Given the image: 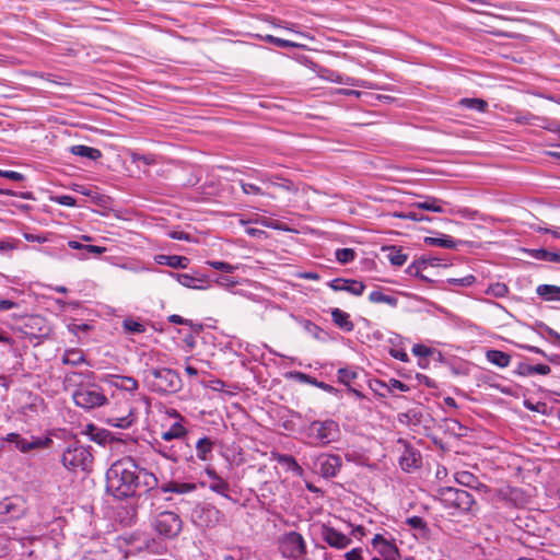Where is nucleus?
<instances>
[{
    "mask_svg": "<svg viewBox=\"0 0 560 560\" xmlns=\"http://www.w3.org/2000/svg\"><path fill=\"white\" fill-rule=\"evenodd\" d=\"M156 452L174 463L190 462L194 458L191 446L183 439L174 440L171 445L158 443Z\"/></svg>",
    "mask_w": 560,
    "mask_h": 560,
    "instance_id": "8",
    "label": "nucleus"
},
{
    "mask_svg": "<svg viewBox=\"0 0 560 560\" xmlns=\"http://www.w3.org/2000/svg\"><path fill=\"white\" fill-rule=\"evenodd\" d=\"M363 550L362 548H352L351 550L343 553V556L339 557L340 560H364L363 559ZM372 560H381L380 558L374 557Z\"/></svg>",
    "mask_w": 560,
    "mask_h": 560,
    "instance_id": "54",
    "label": "nucleus"
},
{
    "mask_svg": "<svg viewBox=\"0 0 560 560\" xmlns=\"http://www.w3.org/2000/svg\"><path fill=\"white\" fill-rule=\"evenodd\" d=\"M454 479L458 485L471 489V487L476 486L475 483H476L477 477L469 471L463 470V471H457L454 475Z\"/></svg>",
    "mask_w": 560,
    "mask_h": 560,
    "instance_id": "43",
    "label": "nucleus"
},
{
    "mask_svg": "<svg viewBox=\"0 0 560 560\" xmlns=\"http://www.w3.org/2000/svg\"><path fill=\"white\" fill-rule=\"evenodd\" d=\"M387 258L393 266L401 267L407 261L408 256L405 253H402L401 249H396L395 247H392L389 248Z\"/></svg>",
    "mask_w": 560,
    "mask_h": 560,
    "instance_id": "44",
    "label": "nucleus"
},
{
    "mask_svg": "<svg viewBox=\"0 0 560 560\" xmlns=\"http://www.w3.org/2000/svg\"><path fill=\"white\" fill-rule=\"evenodd\" d=\"M152 529L163 539H173L183 529L180 516L173 511H162L151 517Z\"/></svg>",
    "mask_w": 560,
    "mask_h": 560,
    "instance_id": "5",
    "label": "nucleus"
},
{
    "mask_svg": "<svg viewBox=\"0 0 560 560\" xmlns=\"http://www.w3.org/2000/svg\"><path fill=\"white\" fill-rule=\"evenodd\" d=\"M486 358L490 363L499 368H506L511 362V355L500 350H488Z\"/></svg>",
    "mask_w": 560,
    "mask_h": 560,
    "instance_id": "33",
    "label": "nucleus"
},
{
    "mask_svg": "<svg viewBox=\"0 0 560 560\" xmlns=\"http://www.w3.org/2000/svg\"><path fill=\"white\" fill-rule=\"evenodd\" d=\"M355 258V252L352 248H338L336 250V259L340 264H349Z\"/></svg>",
    "mask_w": 560,
    "mask_h": 560,
    "instance_id": "50",
    "label": "nucleus"
},
{
    "mask_svg": "<svg viewBox=\"0 0 560 560\" xmlns=\"http://www.w3.org/2000/svg\"><path fill=\"white\" fill-rule=\"evenodd\" d=\"M537 294L546 301H560V287L540 284L536 290Z\"/></svg>",
    "mask_w": 560,
    "mask_h": 560,
    "instance_id": "34",
    "label": "nucleus"
},
{
    "mask_svg": "<svg viewBox=\"0 0 560 560\" xmlns=\"http://www.w3.org/2000/svg\"><path fill=\"white\" fill-rule=\"evenodd\" d=\"M406 524L409 525L413 529L425 530L427 523L420 516H411L406 520Z\"/></svg>",
    "mask_w": 560,
    "mask_h": 560,
    "instance_id": "56",
    "label": "nucleus"
},
{
    "mask_svg": "<svg viewBox=\"0 0 560 560\" xmlns=\"http://www.w3.org/2000/svg\"><path fill=\"white\" fill-rule=\"evenodd\" d=\"M168 275L171 277L175 278L183 287H186L189 289H198V290H202L206 288L202 284H198V283L203 282L202 279H197L188 273H178V272L170 271Z\"/></svg>",
    "mask_w": 560,
    "mask_h": 560,
    "instance_id": "28",
    "label": "nucleus"
},
{
    "mask_svg": "<svg viewBox=\"0 0 560 560\" xmlns=\"http://www.w3.org/2000/svg\"><path fill=\"white\" fill-rule=\"evenodd\" d=\"M207 264L217 270H221L228 273L234 272L237 268L236 266H233L225 261H208Z\"/></svg>",
    "mask_w": 560,
    "mask_h": 560,
    "instance_id": "57",
    "label": "nucleus"
},
{
    "mask_svg": "<svg viewBox=\"0 0 560 560\" xmlns=\"http://www.w3.org/2000/svg\"><path fill=\"white\" fill-rule=\"evenodd\" d=\"M304 330L313 336L315 339L319 341H325L327 339V332L322 329L319 326H317L315 323L305 319L302 323Z\"/></svg>",
    "mask_w": 560,
    "mask_h": 560,
    "instance_id": "40",
    "label": "nucleus"
},
{
    "mask_svg": "<svg viewBox=\"0 0 560 560\" xmlns=\"http://www.w3.org/2000/svg\"><path fill=\"white\" fill-rule=\"evenodd\" d=\"M168 322L172 323V324H176V325H189V326H192V322L190 319H186L179 315H171L168 317Z\"/></svg>",
    "mask_w": 560,
    "mask_h": 560,
    "instance_id": "64",
    "label": "nucleus"
},
{
    "mask_svg": "<svg viewBox=\"0 0 560 560\" xmlns=\"http://www.w3.org/2000/svg\"><path fill=\"white\" fill-rule=\"evenodd\" d=\"M411 351L415 355L422 358H427L432 354V349L421 343L415 345Z\"/></svg>",
    "mask_w": 560,
    "mask_h": 560,
    "instance_id": "59",
    "label": "nucleus"
},
{
    "mask_svg": "<svg viewBox=\"0 0 560 560\" xmlns=\"http://www.w3.org/2000/svg\"><path fill=\"white\" fill-rule=\"evenodd\" d=\"M525 252L537 260L550 261V262H559L560 264V253L549 252L545 248H533L525 249Z\"/></svg>",
    "mask_w": 560,
    "mask_h": 560,
    "instance_id": "30",
    "label": "nucleus"
},
{
    "mask_svg": "<svg viewBox=\"0 0 560 560\" xmlns=\"http://www.w3.org/2000/svg\"><path fill=\"white\" fill-rule=\"evenodd\" d=\"M91 329V326L86 323H70L68 325V330L77 336L78 338L81 337V334H85Z\"/></svg>",
    "mask_w": 560,
    "mask_h": 560,
    "instance_id": "52",
    "label": "nucleus"
},
{
    "mask_svg": "<svg viewBox=\"0 0 560 560\" xmlns=\"http://www.w3.org/2000/svg\"><path fill=\"white\" fill-rule=\"evenodd\" d=\"M220 511L209 503L197 504L192 510L191 520L199 527H209L219 520Z\"/></svg>",
    "mask_w": 560,
    "mask_h": 560,
    "instance_id": "10",
    "label": "nucleus"
},
{
    "mask_svg": "<svg viewBox=\"0 0 560 560\" xmlns=\"http://www.w3.org/2000/svg\"><path fill=\"white\" fill-rule=\"evenodd\" d=\"M310 384L315 386V387H318V388H320L324 392L329 393V394H336L338 392L337 388H335L334 386H331V385H329L327 383L317 381L314 377H312V380L310 381Z\"/></svg>",
    "mask_w": 560,
    "mask_h": 560,
    "instance_id": "60",
    "label": "nucleus"
},
{
    "mask_svg": "<svg viewBox=\"0 0 560 560\" xmlns=\"http://www.w3.org/2000/svg\"><path fill=\"white\" fill-rule=\"evenodd\" d=\"M322 539L331 548L343 550L351 544V538L336 528L323 525L320 528Z\"/></svg>",
    "mask_w": 560,
    "mask_h": 560,
    "instance_id": "13",
    "label": "nucleus"
},
{
    "mask_svg": "<svg viewBox=\"0 0 560 560\" xmlns=\"http://www.w3.org/2000/svg\"><path fill=\"white\" fill-rule=\"evenodd\" d=\"M330 314H331L332 323L338 328H340L342 331L351 332L354 329V324L351 320V317L347 312H345L338 307H335L331 310Z\"/></svg>",
    "mask_w": 560,
    "mask_h": 560,
    "instance_id": "22",
    "label": "nucleus"
},
{
    "mask_svg": "<svg viewBox=\"0 0 560 560\" xmlns=\"http://www.w3.org/2000/svg\"><path fill=\"white\" fill-rule=\"evenodd\" d=\"M155 261L162 266L184 269L188 266L189 259L185 256L178 255H158L155 257Z\"/></svg>",
    "mask_w": 560,
    "mask_h": 560,
    "instance_id": "26",
    "label": "nucleus"
},
{
    "mask_svg": "<svg viewBox=\"0 0 560 560\" xmlns=\"http://www.w3.org/2000/svg\"><path fill=\"white\" fill-rule=\"evenodd\" d=\"M459 105L478 113H485L488 108V103L482 98L465 97L459 101Z\"/></svg>",
    "mask_w": 560,
    "mask_h": 560,
    "instance_id": "38",
    "label": "nucleus"
},
{
    "mask_svg": "<svg viewBox=\"0 0 560 560\" xmlns=\"http://www.w3.org/2000/svg\"><path fill=\"white\" fill-rule=\"evenodd\" d=\"M212 450H213V442L211 441V439H209L207 436L199 439L196 443V453H197V457L200 460H203V462L208 460L210 458Z\"/></svg>",
    "mask_w": 560,
    "mask_h": 560,
    "instance_id": "32",
    "label": "nucleus"
},
{
    "mask_svg": "<svg viewBox=\"0 0 560 560\" xmlns=\"http://www.w3.org/2000/svg\"><path fill=\"white\" fill-rule=\"evenodd\" d=\"M23 236L27 242L33 243H46L49 241L48 236L42 234L24 233Z\"/></svg>",
    "mask_w": 560,
    "mask_h": 560,
    "instance_id": "63",
    "label": "nucleus"
},
{
    "mask_svg": "<svg viewBox=\"0 0 560 560\" xmlns=\"http://www.w3.org/2000/svg\"><path fill=\"white\" fill-rule=\"evenodd\" d=\"M170 415L177 418L178 421L174 422L168 430L162 432L161 438L166 442L183 439L187 434V430L182 424L183 418L174 409L172 412H170Z\"/></svg>",
    "mask_w": 560,
    "mask_h": 560,
    "instance_id": "20",
    "label": "nucleus"
},
{
    "mask_svg": "<svg viewBox=\"0 0 560 560\" xmlns=\"http://www.w3.org/2000/svg\"><path fill=\"white\" fill-rule=\"evenodd\" d=\"M509 292L506 284L502 282H495L488 287L486 293L494 298H504Z\"/></svg>",
    "mask_w": 560,
    "mask_h": 560,
    "instance_id": "49",
    "label": "nucleus"
},
{
    "mask_svg": "<svg viewBox=\"0 0 560 560\" xmlns=\"http://www.w3.org/2000/svg\"><path fill=\"white\" fill-rule=\"evenodd\" d=\"M424 243L430 246H439L442 248H456L457 241L453 237L442 234L440 237H425Z\"/></svg>",
    "mask_w": 560,
    "mask_h": 560,
    "instance_id": "36",
    "label": "nucleus"
},
{
    "mask_svg": "<svg viewBox=\"0 0 560 560\" xmlns=\"http://www.w3.org/2000/svg\"><path fill=\"white\" fill-rule=\"evenodd\" d=\"M206 474L208 475V477L210 478V483H209V489L218 494H221L223 495L224 498H230L229 495V490H230V486L229 483L223 479L221 478L214 469L212 468H207L206 469Z\"/></svg>",
    "mask_w": 560,
    "mask_h": 560,
    "instance_id": "21",
    "label": "nucleus"
},
{
    "mask_svg": "<svg viewBox=\"0 0 560 560\" xmlns=\"http://www.w3.org/2000/svg\"><path fill=\"white\" fill-rule=\"evenodd\" d=\"M70 152L74 155L86 158L92 161H96L102 158V152L98 149L83 144L72 145L70 148Z\"/></svg>",
    "mask_w": 560,
    "mask_h": 560,
    "instance_id": "29",
    "label": "nucleus"
},
{
    "mask_svg": "<svg viewBox=\"0 0 560 560\" xmlns=\"http://www.w3.org/2000/svg\"><path fill=\"white\" fill-rule=\"evenodd\" d=\"M438 265V259L436 258H431V257H421L417 260H415L408 268H407V272L410 275V276H415V277H421L420 276V272L422 270H424L428 266H435Z\"/></svg>",
    "mask_w": 560,
    "mask_h": 560,
    "instance_id": "31",
    "label": "nucleus"
},
{
    "mask_svg": "<svg viewBox=\"0 0 560 560\" xmlns=\"http://www.w3.org/2000/svg\"><path fill=\"white\" fill-rule=\"evenodd\" d=\"M155 489H159L162 493H176V494H186L194 492L197 489L196 483L192 482H180L176 480H170L161 486L158 485Z\"/></svg>",
    "mask_w": 560,
    "mask_h": 560,
    "instance_id": "18",
    "label": "nucleus"
},
{
    "mask_svg": "<svg viewBox=\"0 0 560 560\" xmlns=\"http://www.w3.org/2000/svg\"><path fill=\"white\" fill-rule=\"evenodd\" d=\"M48 331L49 328L42 316H31L24 325V334L31 337L46 336Z\"/></svg>",
    "mask_w": 560,
    "mask_h": 560,
    "instance_id": "19",
    "label": "nucleus"
},
{
    "mask_svg": "<svg viewBox=\"0 0 560 560\" xmlns=\"http://www.w3.org/2000/svg\"><path fill=\"white\" fill-rule=\"evenodd\" d=\"M278 550L288 560H306L307 547L303 536L291 530L278 538Z\"/></svg>",
    "mask_w": 560,
    "mask_h": 560,
    "instance_id": "6",
    "label": "nucleus"
},
{
    "mask_svg": "<svg viewBox=\"0 0 560 560\" xmlns=\"http://www.w3.org/2000/svg\"><path fill=\"white\" fill-rule=\"evenodd\" d=\"M0 176L13 182H22L25 179V176L22 173L9 170H0Z\"/></svg>",
    "mask_w": 560,
    "mask_h": 560,
    "instance_id": "58",
    "label": "nucleus"
},
{
    "mask_svg": "<svg viewBox=\"0 0 560 560\" xmlns=\"http://www.w3.org/2000/svg\"><path fill=\"white\" fill-rule=\"evenodd\" d=\"M61 361L63 364L75 366L85 362V355L80 349H69L65 351Z\"/></svg>",
    "mask_w": 560,
    "mask_h": 560,
    "instance_id": "35",
    "label": "nucleus"
},
{
    "mask_svg": "<svg viewBox=\"0 0 560 560\" xmlns=\"http://www.w3.org/2000/svg\"><path fill=\"white\" fill-rule=\"evenodd\" d=\"M147 387L158 394H174L182 389L179 374L170 368H147L142 372Z\"/></svg>",
    "mask_w": 560,
    "mask_h": 560,
    "instance_id": "2",
    "label": "nucleus"
},
{
    "mask_svg": "<svg viewBox=\"0 0 560 560\" xmlns=\"http://www.w3.org/2000/svg\"><path fill=\"white\" fill-rule=\"evenodd\" d=\"M369 300L371 303H385L393 307H395L398 303L397 298L394 295H387L378 290L372 291L369 295Z\"/></svg>",
    "mask_w": 560,
    "mask_h": 560,
    "instance_id": "41",
    "label": "nucleus"
},
{
    "mask_svg": "<svg viewBox=\"0 0 560 560\" xmlns=\"http://www.w3.org/2000/svg\"><path fill=\"white\" fill-rule=\"evenodd\" d=\"M109 421H110V423L114 427H117V428H120V429H127V428L131 427V424L135 421V418H133V416L131 413H129L126 417L112 418Z\"/></svg>",
    "mask_w": 560,
    "mask_h": 560,
    "instance_id": "53",
    "label": "nucleus"
},
{
    "mask_svg": "<svg viewBox=\"0 0 560 560\" xmlns=\"http://www.w3.org/2000/svg\"><path fill=\"white\" fill-rule=\"evenodd\" d=\"M241 187L244 194L247 195H261L262 191L260 187L256 186L255 184L250 183H241Z\"/></svg>",
    "mask_w": 560,
    "mask_h": 560,
    "instance_id": "61",
    "label": "nucleus"
},
{
    "mask_svg": "<svg viewBox=\"0 0 560 560\" xmlns=\"http://www.w3.org/2000/svg\"><path fill=\"white\" fill-rule=\"evenodd\" d=\"M327 79L330 82H335V83H338V84L350 85V86H358V88H366V82L364 80L354 79V78H351V77H348V75H343V74H341L339 72H336V71H329V74H328Z\"/></svg>",
    "mask_w": 560,
    "mask_h": 560,
    "instance_id": "27",
    "label": "nucleus"
},
{
    "mask_svg": "<svg viewBox=\"0 0 560 560\" xmlns=\"http://www.w3.org/2000/svg\"><path fill=\"white\" fill-rule=\"evenodd\" d=\"M374 550L384 558V560H399L400 553L393 540L386 539L383 535L376 534L372 539Z\"/></svg>",
    "mask_w": 560,
    "mask_h": 560,
    "instance_id": "14",
    "label": "nucleus"
},
{
    "mask_svg": "<svg viewBox=\"0 0 560 560\" xmlns=\"http://www.w3.org/2000/svg\"><path fill=\"white\" fill-rule=\"evenodd\" d=\"M375 384L377 386L385 387L387 394L394 393L395 390H400V392L409 390V386L407 384H405L396 378H390L388 381V383H385L383 381H375Z\"/></svg>",
    "mask_w": 560,
    "mask_h": 560,
    "instance_id": "42",
    "label": "nucleus"
},
{
    "mask_svg": "<svg viewBox=\"0 0 560 560\" xmlns=\"http://www.w3.org/2000/svg\"><path fill=\"white\" fill-rule=\"evenodd\" d=\"M328 287L338 292L346 291L352 295L360 296L363 294L365 284L354 279L336 278L328 282Z\"/></svg>",
    "mask_w": 560,
    "mask_h": 560,
    "instance_id": "16",
    "label": "nucleus"
},
{
    "mask_svg": "<svg viewBox=\"0 0 560 560\" xmlns=\"http://www.w3.org/2000/svg\"><path fill=\"white\" fill-rule=\"evenodd\" d=\"M125 330H127L130 334H141L145 330L144 325H142L139 322H136L133 319H126L122 324Z\"/></svg>",
    "mask_w": 560,
    "mask_h": 560,
    "instance_id": "51",
    "label": "nucleus"
},
{
    "mask_svg": "<svg viewBox=\"0 0 560 560\" xmlns=\"http://www.w3.org/2000/svg\"><path fill=\"white\" fill-rule=\"evenodd\" d=\"M476 277L474 275H467L463 278H448L446 280V283L450 285V287H463V288H467V287H470L475 282H476Z\"/></svg>",
    "mask_w": 560,
    "mask_h": 560,
    "instance_id": "46",
    "label": "nucleus"
},
{
    "mask_svg": "<svg viewBox=\"0 0 560 560\" xmlns=\"http://www.w3.org/2000/svg\"><path fill=\"white\" fill-rule=\"evenodd\" d=\"M62 465L70 471H88L93 464L91 446L74 441L68 444L62 453Z\"/></svg>",
    "mask_w": 560,
    "mask_h": 560,
    "instance_id": "3",
    "label": "nucleus"
},
{
    "mask_svg": "<svg viewBox=\"0 0 560 560\" xmlns=\"http://www.w3.org/2000/svg\"><path fill=\"white\" fill-rule=\"evenodd\" d=\"M18 248L16 242L13 240H0V253H9Z\"/></svg>",
    "mask_w": 560,
    "mask_h": 560,
    "instance_id": "62",
    "label": "nucleus"
},
{
    "mask_svg": "<svg viewBox=\"0 0 560 560\" xmlns=\"http://www.w3.org/2000/svg\"><path fill=\"white\" fill-rule=\"evenodd\" d=\"M95 374L92 371L84 372H68L63 378V385L66 388L73 387L74 389L82 388L88 385L90 382H94Z\"/></svg>",
    "mask_w": 560,
    "mask_h": 560,
    "instance_id": "17",
    "label": "nucleus"
},
{
    "mask_svg": "<svg viewBox=\"0 0 560 560\" xmlns=\"http://www.w3.org/2000/svg\"><path fill=\"white\" fill-rule=\"evenodd\" d=\"M445 202L441 199H438L435 197H425L423 201L413 202L411 205L412 208L431 211L435 213H443L445 212L443 205Z\"/></svg>",
    "mask_w": 560,
    "mask_h": 560,
    "instance_id": "25",
    "label": "nucleus"
},
{
    "mask_svg": "<svg viewBox=\"0 0 560 560\" xmlns=\"http://www.w3.org/2000/svg\"><path fill=\"white\" fill-rule=\"evenodd\" d=\"M72 399L75 406L85 410L102 407L108 401L104 390L95 382H90L82 388L73 389Z\"/></svg>",
    "mask_w": 560,
    "mask_h": 560,
    "instance_id": "7",
    "label": "nucleus"
},
{
    "mask_svg": "<svg viewBox=\"0 0 560 560\" xmlns=\"http://www.w3.org/2000/svg\"><path fill=\"white\" fill-rule=\"evenodd\" d=\"M342 465L341 457L334 454H323L317 457L316 466L324 478L337 476Z\"/></svg>",
    "mask_w": 560,
    "mask_h": 560,
    "instance_id": "15",
    "label": "nucleus"
},
{
    "mask_svg": "<svg viewBox=\"0 0 560 560\" xmlns=\"http://www.w3.org/2000/svg\"><path fill=\"white\" fill-rule=\"evenodd\" d=\"M261 38L267 42V43H270V44H273L280 48H298L300 47L299 44L294 43V42H291V40H288V39H283V38H279V37H276L273 35H265V36H261Z\"/></svg>",
    "mask_w": 560,
    "mask_h": 560,
    "instance_id": "45",
    "label": "nucleus"
},
{
    "mask_svg": "<svg viewBox=\"0 0 560 560\" xmlns=\"http://www.w3.org/2000/svg\"><path fill=\"white\" fill-rule=\"evenodd\" d=\"M50 199L51 201L66 207H74L77 205L75 198L70 195L55 196Z\"/></svg>",
    "mask_w": 560,
    "mask_h": 560,
    "instance_id": "55",
    "label": "nucleus"
},
{
    "mask_svg": "<svg viewBox=\"0 0 560 560\" xmlns=\"http://www.w3.org/2000/svg\"><path fill=\"white\" fill-rule=\"evenodd\" d=\"M113 384L115 387L129 393L136 392L138 389V382L131 376H116Z\"/></svg>",
    "mask_w": 560,
    "mask_h": 560,
    "instance_id": "39",
    "label": "nucleus"
},
{
    "mask_svg": "<svg viewBox=\"0 0 560 560\" xmlns=\"http://www.w3.org/2000/svg\"><path fill=\"white\" fill-rule=\"evenodd\" d=\"M394 217L399 218V219H404V220H411V221H415V222L431 221V219L428 215L419 213V212H417L415 210H410V211H407V212H395Z\"/></svg>",
    "mask_w": 560,
    "mask_h": 560,
    "instance_id": "48",
    "label": "nucleus"
},
{
    "mask_svg": "<svg viewBox=\"0 0 560 560\" xmlns=\"http://www.w3.org/2000/svg\"><path fill=\"white\" fill-rule=\"evenodd\" d=\"M338 381L347 386L358 377L357 371L349 368H341L337 372Z\"/></svg>",
    "mask_w": 560,
    "mask_h": 560,
    "instance_id": "47",
    "label": "nucleus"
},
{
    "mask_svg": "<svg viewBox=\"0 0 560 560\" xmlns=\"http://www.w3.org/2000/svg\"><path fill=\"white\" fill-rule=\"evenodd\" d=\"M308 431L310 435L323 445L336 441L340 433L338 423L330 419L325 421H313L310 424Z\"/></svg>",
    "mask_w": 560,
    "mask_h": 560,
    "instance_id": "9",
    "label": "nucleus"
},
{
    "mask_svg": "<svg viewBox=\"0 0 560 560\" xmlns=\"http://www.w3.org/2000/svg\"><path fill=\"white\" fill-rule=\"evenodd\" d=\"M158 485L156 476L130 456L113 463L106 472V489L117 499L133 497L139 489L152 491Z\"/></svg>",
    "mask_w": 560,
    "mask_h": 560,
    "instance_id": "1",
    "label": "nucleus"
},
{
    "mask_svg": "<svg viewBox=\"0 0 560 560\" xmlns=\"http://www.w3.org/2000/svg\"><path fill=\"white\" fill-rule=\"evenodd\" d=\"M551 369L546 364H527L525 362H520L516 366L515 373L521 376H532L534 374L548 375Z\"/></svg>",
    "mask_w": 560,
    "mask_h": 560,
    "instance_id": "23",
    "label": "nucleus"
},
{
    "mask_svg": "<svg viewBox=\"0 0 560 560\" xmlns=\"http://www.w3.org/2000/svg\"><path fill=\"white\" fill-rule=\"evenodd\" d=\"M435 497L445 509L458 513L471 511L475 504V499L469 492L454 487H440Z\"/></svg>",
    "mask_w": 560,
    "mask_h": 560,
    "instance_id": "4",
    "label": "nucleus"
},
{
    "mask_svg": "<svg viewBox=\"0 0 560 560\" xmlns=\"http://www.w3.org/2000/svg\"><path fill=\"white\" fill-rule=\"evenodd\" d=\"M420 454L412 447H406L399 458L400 467L405 471H410L419 466Z\"/></svg>",
    "mask_w": 560,
    "mask_h": 560,
    "instance_id": "24",
    "label": "nucleus"
},
{
    "mask_svg": "<svg viewBox=\"0 0 560 560\" xmlns=\"http://www.w3.org/2000/svg\"><path fill=\"white\" fill-rule=\"evenodd\" d=\"M25 513L24 503L19 498H5L0 501V521L19 520Z\"/></svg>",
    "mask_w": 560,
    "mask_h": 560,
    "instance_id": "12",
    "label": "nucleus"
},
{
    "mask_svg": "<svg viewBox=\"0 0 560 560\" xmlns=\"http://www.w3.org/2000/svg\"><path fill=\"white\" fill-rule=\"evenodd\" d=\"M5 441L9 443H13L15 447L22 453H27L33 450H39L47 447L51 440L49 438H34L31 439L22 438L18 433H9L5 438Z\"/></svg>",
    "mask_w": 560,
    "mask_h": 560,
    "instance_id": "11",
    "label": "nucleus"
},
{
    "mask_svg": "<svg viewBox=\"0 0 560 560\" xmlns=\"http://www.w3.org/2000/svg\"><path fill=\"white\" fill-rule=\"evenodd\" d=\"M272 458L280 465L285 466L289 470L300 472L302 468L295 458L288 454L272 453Z\"/></svg>",
    "mask_w": 560,
    "mask_h": 560,
    "instance_id": "37",
    "label": "nucleus"
}]
</instances>
